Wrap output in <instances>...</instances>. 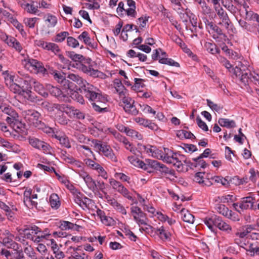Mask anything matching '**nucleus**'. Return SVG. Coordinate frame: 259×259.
I'll return each mask as SVG.
<instances>
[{
	"instance_id": "1",
	"label": "nucleus",
	"mask_w": 259,
	"mask_h": 259,
	"mask_svg": "<svg viewBox=\"0 0 259 259\" xmlns=\"http://www.w3.org/2000/svg\"><path fill=\"white\" fill-rule=\"evenodd\" d=\"M67 78L75 82L79 86L81 93L92 103L97 100H104L101 91L97 87L88 82L78 75L70 73Z\"/></svg>"
},
{
	"instance_id": "2",
	"label": "nucleus",
	"mask_w": 259,
	"mask_h": 259,
	"mask_svg": "<svg viewBox=\"0 0 259 259\" xmlns=\"http://www.w3.org/2000/svg\"><path fill=\"white\" fill-rule=\"evenodd\" d=\"M23 113L25 119L29 121L30 124L47 134H54L53 129L47 125L40 119L41 115L38 112L34 110L29 109L24 111Z\"/></svg>"
},
{
	"instance_id": "3",
	"label": "nucleus",
	"mask_w": 259,
	"mask_h": 259,
	"mask_svg": "<svg viewBox=\"0 0 259 259\" xmlns=\"http://www.w3.org/2000/svg\"><path fill=\"white\" fill-rule=\"evenodd\" d=\"M92 143L94 145V147L96 151L99 153L101 152L104 156L112 162H117V158L109 145L105 144H103L101 141L98 140H93Z\"/></svg>"
},
{
	"instance_id": "4",
	"label": "nucleus",
	"mask_w": 259,
	"mask_h": 259,
	"mask_svg": "<svg viewBox=\"0 0 259 259\" xmlns=\"http://www.w3.org/2000/svg\"><path fill=\"white\" fill-rule=\"evenodd\" d=\"M25 66L34 73L45 76L48 74V70L44 67L43 63L32 58L24 60Z\"/></svg>"
},
{
	"instance_id": "5",
	"label": "nucleus",
	"mask_w": 259,
	"mask_h": 259,
	"mask_svg": "<svg viewBox=\"0 0 259 259\" xmlns=\"http://www.w3.org/2000/svg\"><path fill=\"white\" fill-rule=\"evenodd\" d=\"M53 75L54 78L60 83L64 87V89H68V90H72L74 87V83L70 82L68 79L66 78L64 76L65 74L63 72L58 71L53 69H49L48 70V73Z\"/></svg>"
},
{
	"instance_id": "6",
	"label": "nucleus",
	"mask_w": 259,
	"mask_h": 259,
	"mask_svg": "<svg viewBox=\"0 0 259 259\" xmlns=\"http://www.w3.org/2000/svg\"><path fill=\"white\" fill-rule=\"evenodd\" d=\"M47 90L50 94L57 98L60 101L68 102L69 100L68 90L67 93L61 91L59 88L54 87L50 84H47Z\"/></svg>"
},
{
	"instance_id": "7",
	"label": "nucleus",
	"mask_w": 259,
	"mask_h": 259,
	"mask_svg": "<svg viewBox=\"0 0 259 259\" xmlns=\"http://www.w3.org/2000/svg\"><path fill=\"white\" fill-rule=\"evenodd\" d=\"M73 199L74 202L79 205L83 209L89 208L92 200L83 195L78 190H73Z\"/></svg>"
},
{
	"instance_id": "8",
	"label": "nucleus",
	"mask_w": 259,
	"mask_h": 259,
	"mask_svg": "<svg viewBox=\"0 0 259 259\" xmlns=\"http://www.w3.org/2000/svg\"><path fill=\"white\" fill-rule=\"evenodd\" d=\"M123 103L124 104L123 109L124 111L132 115H137L139 113V110L134 105L135 101L131 98L126 97V95L120 97Z\"/></svg>"
},
{
	"instance_id": "9",
	"label": "nucleus",
	"mask_w": 259,
	"mask_h": 259,
	"mask_svg": "<svg viewBox=\"0 0 259 259\" xmlns=\"http://www.w3.org/2000/svg\"><path fill=\"white\" fill-rule=\"evenodd\" d=\"M29 143L33 147L42 150L45 153H49L51 150V147L48 143L35 137L28 138Z\"/></svg>"
},
{
	"instance_id": "10",
	"label": "nucleus",
	"mask_w": 259,
	"mask_h": 259,
	"mask_svg": "<svg viewBox=\"0 0 259 259\" xmlns=\"http://www.w3.org/2000/svg\"><path fill=\"white\" fill-rule=\"evenodd\" d=\"M131 212L133 213L134 220L139 225H147V219L146 217V214L144 213L138 206H132L131 208Z\"/></svg>"
},
{
	"instance_id": "11",
	"label": "nucleus",
	"mask_w": 259,
	"mask_h": 259,
	"mask_svg": "<svg viewBox=\"0 0 259 259\" xmlns=\"http://www.w3.org/2000/svg\"><path fill=\"white\" fill-rule=\"evenodd\" d=\"M109 183L113 189L122 194L125 197L130 200L132 199L128 190L121 183L113 179H110Z\"/></svg>"
},
{
	"instance_id": "12",
	"label": "nucleus",
	"mask_w": 259,
	"mask_h": 259,
	"mask_svg": "<svg viewBox=\"0 0 259 259\" xmlns=\"http://www.w3.org/2000/svg\"><path fill=\"white\" fill-rule=\"evenodd\" d=\"M218 16L221 21L219 23L220 25H224L226 29H228L231 21L227 12L221 7L217 6L214 8Z\"/></svg>"
},
{
	"instance_id": "13",
	"label": "nucleus",
	"mask_w": 259,
	"mask_h": 259,
	"mask_svg": "<svg viewBox=\"0 0 259 259\" xmlns=\"http://www.w3.org/2000/svg\"><path fill=\"white\" fill-rule=\"evenodd\" d=\"M149 165L152 168H153L157 170H159L161 173L169 174L171 176H174L175 174V171L174 170L169 169L165 165L159 162L157 160H149Z\"/></svg>"
},
{
	"instance_id": "14",
	"label": "nucleus",
	"mask_w": 259,
	"mask_h": 259,
	"mask_svg": "<svg viewBox=\"0 0 259 259\" xmlns=\"http://www.w3.org/2000/svg\"><path fill=\"white\" fill-rule=\"evenodd\" d=\"M40 106L49 112H53L55 110H57L62 112H64L66 109V105L64 104L50 103L47 101L42 102L40 104Z\"/></svg>"
},
{
	"instance_id": "15",
	"label": "nucleus",
	"mask_w": 259,
	"mask_h": 259,
	"mask_svg": "<svg viewBox=\"0 0 259 259\" xmlns=\"http://www.w3.org/2000/svg\"><path fill=\"white\" fill-rule=\"evenodd\" d=\"M25 237L30 240H34V235L41 232V229L34 225H29L25 226L23 230Z\"/></svg>"
},
{
	"instance_id": "16",
	"label": "nucleus",
	"mask_w": 259,
	"mask_h": 259,
	"mask_svg": "<svg viewBox=\"0 0 259 259\" xmlns=\"http://www.w3.org/2000/svg\"><path fill=\"white\" fill-rule=\"evenodd\" d=\"M19 240V237H15L14 235H10L9 237H4L3 239V244L9 248H12L15 250L19 249V245L15 242L13 240Z\"/></svg>"
},
{
	"instance_id": "17",
	"label": "nucleus",
	"mask_w": 259,
	"mask_h": 259,
	"mask_svg": "<svg viewBox=\"0 0 259 259\" xmlns=\"http://www.w3.org/2000/svg\"><path fill=\"white\" fill-rule=\"evenodd\" d=\"M104 100H97L92 103V105L94 110L99 113H104L108 111V108L105 106V103L107 101L106 98L104 97Z\"/></svg>"
},
{
	"instance_id": "18",
	"label": "nucleus",
	"mask_w": 259,
	"mask_h": 259,
	"mask_svg": "<svg viewBox=\"0 0 259 259\" xmlns=\"http://www.w3.org/2000/svg\"><path fill=\"white\" fill-rule=\"evenodd\" d=\"M253 230H255L254 225H246L240 227L235 234L239 238H243Z\"/></svg>"
},
{
	"instance_id": "19",
	"label": "nucleus",
	"mask_w": 259,
	"mask_h": 259,
	"mask_svg": "<svg viewBox=\"0 0 259 259\" xmlns=\"http://www.w3.org/2000/svg\"><path fill=\"white\" fill-rule=\"evenodd\" d=\"M164 152L166 154V160L165 162L168 163H175V162L180 161L181 156L182 155H179V157H178L177 153H174L171 150L168 148H164Z\"/></svg>"
},
{
	"instance_id": "20",
	"label": "nucleus",
	"mask_w": 259,
	"mask_h": 259,
	"mask_svg": "<svg viewBox=\"0 0 259 259\" xmlns=\"http://www.w3.org/2000/svg\"><path fill=\"white\" fill-rule=\"evenodd\" d=\"M32 88H33L35 91L44 97H47L48 96L47 85H46V87H44L41 83L35 79L32 85Z\"/></svg>"
},
{
	"instance_id": "21",
	"label": "nucleus",
	"mask_w": 259,
	"mask_h": 259,
	"mask_svg": "<svg viewBox=\"0 0 259 259\" xmlns=\"http://www.w3.org/2000/svg\"><path fill=\"white\" fill-rule=\"evenodd\" d=\"M253 199L251 197H246L242 198L239 202V208L241 210L252 208L253 205Z\"/></svg>"
},
{
	"instance_id": "22",
	"label": "nucleus",
	"mask_w": 259,
	"mask_h": 259,
	"mask_svg": "<svg viewBox=\"0 0 259 259\" xmlns=\"http://www.w3.org/2000/svg\"><path fill=\"white\" fill-rule=\"evenodd\" d=\"M7 44L18 53L23 50V46L14 37L12 36L9 38Z\"/></svg>"
},
{
	"instance_id": "23",
	"label": "nucleus",
	"mask_w": 259,
	"mask_h": 259,
	"mask_svg": "<svg viewBox=\"0 0 259 259\" xmlns=\"http://www.w3.org/2000/svg\"><path fill=\"white\" fill-rule=\"evenodd\" d=\"M113 83L114 88L118 94L119 97L126 95L127 90L122 84L121 80L116 78L114 80Z\"/></svg>"
},
{
	"instance_id": "24",
	"label": "nucleus",
	"mask_w": 259,
	"mask_h": 259,
	"mask_svg": "<svg viewBox=\"0 0 259 259\" xmlns=\"http://www.w3.org/2000/svg\"><path fill=\"white\" fill-rule=\"evenodd\" d=\"M92 184H91L92 187L89 186V189L93 192H96L98 190L101 191L102 192L106 194V193L105 192V190L106 188L105 184L104 182L101 181H97V184L96 183L95 181L93 180L91 182Z\"/></svg>"
},
{
	"instance_id": "25",
	"label": "nucleus",
	"mask_w": 259,
	"mask_h": 259,
	"mask_svg": "<svg viewBox=\"0 0 259 259\" xmlns=\"http://www.w3.org/2000/svg\"><path fill=\"white\" fill-rule=\"evenodd\" d=\"M195 2L197 3L200 8L201 13L204 15L210 16L212 13V10L205 2V1L202 0H194Z\"/></svg>"
},
{
	"instance_id": "26",
	"label": "nucleus",
	"mask_w": 259,
	"mask_h": 259,
	"mask_svg": "<svg viewBox=\"0 0 259 259\" xmlns=\"http://www.w3.org/2000/svg\"><path fill=\"white\" fill-rule=\"evenodd\" d=\"M219 217L216 215H213L210 217H207L204 220V223L208 228L213 231L214 227L216 226L217 222H218Z\"/></svg>"
},
{
	"instance_id": "27",
	"label": "nucleus",
	"mask_w": 259,
	"mask_h": 259,
	"mask_svg": "<svg viewBox=\"0 0 259 259\" xmlns=\"http://www.w3.org/2000/svg\"><path fill=\"white\" fill-rule=\"evenodd\" d=\"M52 137L57 139L60 144L67 148H70L71 146L69 142L68 138L64 134L62 135L54 134L52 135Z\"/></svg>"
},
{
	"instance_id": "28",
	"label": "nucleus",
	"mask_w": 259,
	"mask_h": 259,
	"mask_svg": "<svg viewBox=\"0 0 259 259\" xmlns=\"http://www.w3.org/2000/svg\"><path fill=\"white\" fill-rule=\"evenodd\" d=\"M8 88L11 91L15 94H21L22 92H26L27 94H29L31 92L30 91H25L24 85H21L14 82Z\"/></svg>"
},
{
	"instance_id": "29",
	"label": "nucleus",
	"mask_w": 259,
	"mask_h": 259,
	"mask_svg": "<svg viewBox=\"0 0 259 259\" xmlns=\"http://www.w3.org/2000/svg\"><path fill=\"white\" fill-rule=\"evenodd\" d=\"M181 218L183 220L189 224H193L194 222V217L188 210L183 208L180 212Z\"/></svg>"
},
{
	"instance_id": "30",
	"label": "nucleus",
	"mask_w": 259,
	"mask_h": 259,
	"mask_svg": "<svg viewBox=\"0 0 259 259\" xmlns=\"http://www.w3.org/2000/svg\"><path fill=\"white\" fill-rule=\"evenodd\" d=\"M80 227V226L76 224H74L70 222L65 221H61L59 226V228L62 230H67L69 229L78 230Z\"/></svg>"
},
{
	"instance_id": "31",
	"label": "nucleus",
	"mask_w": 259,
	"mask_h": 259,
	"mask_svg": "<svg viewBox=\"0 0 259 259\" xmlns=\"http://www.w3.org/2000/svg\"><path fill=\"white\" fill-rule=\"evenodd\" d=\"M108 203L115 209L121 212L122 214H126V211L124 207L121 204L118 203L115 199H110L109 200H108Z\"/></svg>"
},
{
	"instance_id": "32",
	"label": "nucleus",
	"mask_w": 259,
	"mask_h": 259,
	"mask_svg": "<svg viewBox=\"0 0 259 259\" xmlns=\"http://www.w3.org/2000/svg\"><path fill=\"white\" fill-rule=\"evenodd\" d=\"M77 38L80 40H82L83 42L87 45L91 47L92 48H94V44H93L91 42V38H90L89 33L84 31L82 32L81 34H80Z\"/></svg>"
},
{
	"instance_id": "33",
	"label": "nucleus",
	"mask_w": 259,
	"mask_h": 259,
	"mask_svg": "<svg viewBox=\"0 0 259 259\" xmlns=\"http://www.w3.org/2000/svg\"><path fill=\"white\" fill-rule=\"evenodd\" d=\"M204 48L207 51L212 55L219 54L220 50L214 42H206L204 44Z\"/></svg>"
},
{
	"instance_id": "34",
	"label": "nucleus",
	"mask_w": 259,
	"mask_h": 259,
	"mask_svg": "<svg viewBox=\"0 0 259 259\" xmlns=\"http://www.w3.org/2000/svg\"><path fill=\"white\" fill-rule=\"evenodd\" d=\"M51 245L54 253L55 254V256L58 258H63L64 256V253L59 249V248L54 239L51 240Z\"/></svg>"
},
{
	"instance_id": "35",
	"label": "nucleus",
	"mask_w": 259,
	"mask_h": 259,
	"mask_svg": "<svg viewBox=\"0 0 259 259\" xmlns=\"http://www.w3.org/2000/svg\"><path fill=\"white\" fill-rule=\"evenodd\" d=\"M14 113L15 114H14L13 115V114H11V112L10 111L7 115H5V117H4L6 121L11 125L15 124L18 121V113L15 110H14Z\"/></svg>"
},
{
	"instance_id": "36",
	"label": "nucleus",
	"mask_w": 259,
	"mask_h": 259,
	"mask_svg": "<svg viewBox=\"0 0 259 259\" xmlns=\"http://www.w3.org/2000/svg\"><path fill=\"white\" fill-rule=\"evenodd\" d=\"M77 174L79 175V177L84 180L88 187L89 186H90V187H92V186H91L92 185L91 184H92L91 182L93 179L86 171L83 170H79Z\"/></svg>"
},
{
	"instance_id": "37",
	"label": "nucleus",
	"mask_w": 259,
	"mask_h": 259,
	"mask_svg": "<svg viewBox=\"0 0 259 259\" xmlns=\"http://www.w3.org/2000/svg\"><path fill=\"white\" fill-rule=\"evenodd\" d=\"M75 87L74 86L72 90H68L69 93V97H71L72 99L76 101L77 102L81 104H83L84 103V100L82 95H80L78 92L74 91Z\"/></svg>"
},
{
	"instance_id": "38",
	"label": "nucleus",
	"mask_w": 259,
	"mask_h": 259,
	"mask_svg": "<svg viewBox=\"0 0 259 259\" xmlns=\"http://www.w3.org/2000/svg\"><path fill=\"white\" fill-rule=\"evenodd\" d=\"M218 123L221 126L227 128H232L236 126V123L234 120L227 118H220L218 120Z\"/></svg>"
},
{
	"instance_id": "39",
	"label": "nucleus",
	"mask_w": 259,
	"mask_h": 259,
	"mask_svg": "<svg viewBox=\"0 0 259 259\" xmlns=\"http://www.w3.org/2000/svg\"><path fill=\"white\" fill-rule=\"evenodd\" d=\"M66 54L68 57H69L74 61H78L82 63L85 61V58L82 55L76 54L73 51L67 52Z\"/></svg>"
},
{
	"instance_id": "40",
	"label": "nucleus",
	"mask_w": 259,
	"mask_h": 259,
	"mask_svg": "<svg viewBox=\"0 0 259 259\" xmlns=\"http://www.w3.org/2000/svg\"><path fill=\"white\" fill-rule=\"evenodd\" d=\"M218 220L219 221L217 222L215 227H218L220 230L228 232L232 230L231 227L226 222H223L220 217Z\"/></svg>"
},
{
	"instance_id": "41",
	"label": "nucleus",
	"mask_w": 259,
	"mask_h": 259,
	"mask_svg": "<svg viewBox=\"0 0 259 259\" xmlns=\"http://www.w3.org/2000/svg\"><path fill=\"white\" fill-rule=\"evenodd\" d=\"M50 203L52 208L57 209L60 206L59 198L56 194H52L50 197Z\"/></svg>"
},
{
	"instance_id": "42",
	"label": "nucleus",
	"mask_w": 259,
	"mask_h": 259,
	"mask_svg": "<svg viewBox=\"0 0 259 259\" xmlns=\"http://www.w3.org/2000/svg\"><path fill=\"white\" fill-rule=\"evenodd\" d=\"M252 74L249 72H245L241 73V76L240 77V80L244 86L248 85L249 82L251 81V76Z\"/></svg>"
},
{
	"instance_id": "43",
	"label": "nucleus",
	"mask_w": 259,
	"mask_h": 259,
	"mask_svg": "<svg viewBox=\"0 0 259 259\" xmlns=\"http://www.w3.org/2000/svg\"><path fill=\"white\" fill-rule=\"evenodd\" d=\"M156 233L162 240H167L170 236V233L166 231L163 226L157 229Z\"/></svg>"
},
{
	"instance_id": "44",
	"label": "nucleus",
	"mask_w": 259,
	"mask_h": 259,
	"mask_svg": "<svg viewBox=\"0 0 259 259\" xmlns=\"http://www.w3.org/2000/svg\"><path fill=\"white\" fill-rule=\"evenodd\" d=\"M135 84L132 87L133 90L140 92V89L145 87V80L142 78H135L134 79Z\"/></svg>"
},
{
	"instance_id": "45",
	"label": "nucleus",
	"mask_w": 259,
	"mask_h": 259,
	"mask_svg": "<svg viewBox=\"0 0 259 259\" xmlns=\"http://www.w3.org/2000/svg\"><path fill=\"white\" fill-rule=\"evenodd\" d=\"M239 25L244 29L247 31L252 32H254L255 30V27L250 24L247 23L246 21L243 20H239L238 21Z\"/></svg>"
},
{
	"instance_id": "46",
	"label": "nucleus",
	"mask_w": 259,
	"mask_h": 259,
	"mask_svg": "<svg viewBox=\"0 0 259 259\" xmlns=\"http://www.w3.org/2000/svg\"><path fill=\"white\" fill-rule=\"evenodd\" d=\"M3 76L4 79L5 84L8 87L14 82V75L10 74L8 71H6L3 73Z\"/></svg>"
},
{
	"instance_id": "47",
	"label": "nucleus",
	"mask_w": 259,
	"mask_h": 259,
	"mask_svg": "<svg viewBox=\"0 0 259 259\" xmlns=\"http://www.w3.org/2000/svg\"><path fill=\"white\" fill-rule=\"evenodd\" d=\"M48 27H54L57 23V19L56 16L48 14L45 20Z\"/></svg>"
},
{
	"instance_id": "48",
	"label": "nucleus",
	"mask_w": 259,
	"mask_h": 259,
	"mask_svg": "<svg viewBox=\"0 0 259 259\" xmlns=\"http://www.w3.org/2000/svg\"><path fill=\"white\" fill-rule=\"evenodd\" d=\"M34 2L32 1L30 4L26 3L24 4V8L27 11L28 13L31 14H36L38 11L37 6H35L34 5Z\"/></svg>"
},
{
	"instance_id": "49",
	"label": "nucleus",
	"mask_w": 259,
	"mask_h": 259,
	"mask_svg": "<svg viewBox=\"0 0 259 259\" xmlns=\"http://www.w3.org/2000/svg\"><path fill=\"white\" fill-rule=\"evenodd\" d=\"M163 150H164V148ZM152 156L158 159H161L164 161H165L166 160V154L164 151H162L156 147Z\"/></svg>"
},
{
	"instance_id": "50",
	"label": "nucleus",
	"mask_w": 259,
	"mask_h": 259,
	"mask_svg": "<svg viewBox=\"0 0 259 259\" xmlns=\"http://www.w3.org/2000/svg\"><path fill=\"white\" fill-rule=\"evenodd\" d=\"M177 136L181 138H186L189 139H195V136L190 132L185 130H181L178 131Z\"/></svg>"
},
{
	"instance_id": "51",
	"label": "nucleus",
	"mask_w": 259,
	"mask_h": 259,
	"mask_svg": "<svg viewBox=\"0 0 259 259\" xmlns=\"http://www.w3.org/2000/svg\"><path fill=\"white\" fill-rule=\"evenodd\" d=\"M21 79L24 82V89H25V88H28V87L32 88V85L35 79L26 74L24 76V78H21Z\"/></svg>"
},
{
	"instance_id": "52",
	"label": "nucleus",
	"mask_w": 259,
	"mask_h": 259,
	"mask_svg": "<svg viewBox=\"0 0 259 259\" xmlns=\"http://www.w3.org/2000/svg\"><path fill=\"white\" fill-rule=\"evenodd\" d=\"M125 133L128 136L136 139L141 140L142 139V135L134 130L128 128Z\"/></svg>"
},
{
	"instance_id": "53",
	"label": "nucleus",
	"mask_w": 259,
	"mask_h": 259,
	"mask_svg": "<svg viewBox=\"0 0 259 259\" xmlns=\"http://www.w3.org/2000/svg\"><path fill=\"white\" fill-rule=\"evenodd\" d=\"M206 73L215 82H219V78L214 74L213 71L206 65H203Z\"/></svg>"
},
{
	"instance_id": "54",
	"label": "nucleus",
	"mask_w": 259,
	"mask_h": 259,
	"mask_svg": "<svg viewBox=\"0 0 259 259\" xmlns=\"http://www.w3.org/2000/svg\"><path fill=\"white\" fill-rule=\"evenodd\" d=\"M10 23H12L13 25L20 31L23 36L26 35V33L23 28V25L19 23L16 19L14 18Z\"/></svg>"
},
{
	"instance_id": "55",
	"label": "nucleus",
	"mask_w": 259,
	"mask_h": 259,
	"mask_svg": "<svg viewBox=\"0 0 259 259\" xmlns=\"http://www.w3.org/2000/svg\"><path fill=\"white\" fill-rule=\"evenodd\" d=\"M67 45L72 48H76L79 46L78 41L72 36H68L67 37Z\"/></svg>"
},
{
	"instance_id": "56",
	"label": "nucleus",
	"mask_w": 259,
	"mask_h": 259,
	"mask_svg": "<svg viewBox=\"0 0 259 259\" xmlns=\"http://www.w3.org/2000/svg\"><path fill=\"white\" fill-rule=\"evenodd\" d=\"M117 140L122 142L124 145L126 149L129 150L131 152H133L134 151V149L131 147V144L125 137L121 135Z\"/></svg>"
},
{
	"instance_id": "57",
	"label": "nucleus",
	"mask_w": 259,
	"mask_h": 259,
	"mask_svg": "<svg viewBox=\"0 0 259 259\" xmlns=\"http://www.w3.org/2000/svg\"><path fill=\"white\" fill-rule=\"evenodd\" d=\"M217 211L224 216L227 217L230 210L224 204H219L217 207Z\"/></svg>"
},
{
	"instance_id": "58",
	"label": "nucleus",
	"mask_w": 259,
	"mask_h": 259,
	"mask_svg": "<svg viewBox=\"0 0 259 259\" xmlns=\"http://www.w3.org/2000/svg\"><path fill=\"white\" fill-rule=\"evenodd\" d=\"M69 33L67 31L61 32L56 34L55 40L56 42H62L68 37Z\"/></svg>"
},
{
	"instance_id": "59",
	"label": "nucleus",
	"mask_w": 259,
	"mask_h": 259,
	"mask_svg": "<svg viewBox=\"0 0 259 259\" xmlns=\"http://www.w3.org/2000/svg\"><path fill=\"white\" fill-rule=\"evenodd\" d=\"M224 6L228 11L233 15H235L238 11H241V9H238L237 6L232 3L229 4L228 5H224Z\"/></svg>"
},
{
	"instance_id": "60",
	"label": "nucleus",
	"mask_w": 259,
	"mask_h": 259,
	"mask_svg": "<svg viewBox=\"0 0 259 259\" xmlns=\"http://www.w3.org/2000/svg\"><path fill=\"white\" fill-rule=\"evenodd\" d=\"M246 250L250 253L251 255H254L255 253L259 254V247H257L253 243H251L248 245Z\"/></svg>"
},
{
	"instance_id": "61",
	"label": "nucleus",
	"mask_w": 259,
	"mask_h": 259,
	"mask_svg": "<svg viewBox=\"0 0 259 259\" xmlns=\"http://www.w3.org/2000/svg\"><path fill=\"white\" fill-rule=\"evenodd\" d=\"M10 111L11 112V114L13 115L15 114L14 113V109L12 107L6 105H0V113H3L2 116H4V117H5V115H7Z\"/></svg>"
},
{
	"instance_id": "62",
	"label": "nucleus",
	"mask_w": 259,
	"mask_h": 259,
	"mask_svg": "<svg viewBox=\"0 0 259 259\" xmlns=\"http://www.w3.org/2000/svg\"><path fill=\"white\" fill-rule=\"evenodd\" d=\"M221 202L222 203H228L229 202H233L236 200L235 198L232 195H227L219 197Z\"/></svg>"
},
{
	"instance_id": "63",
	"label": "nucleus",
	"mask_w": 259,
	"mask_h": 259,
	"mask_svg": "<svg viewBox=\"0 0 259 259\" xmlns=\"http://www.w3.org/2000/svg\"><path fill=\"white\" fill-rule=\"evenodd\" d=\"M24 251L26 254L32 259H37L36 253L31 247H25Z\"/></svg>"
},
{
	"instance_id": "64",
	"label": "nucleus",
	"mask_w": 259,
	"mask_h": 259,
	"mask_svg": "<svg viewBox=\"0 0 259 259\" xmlns=\"http://www.w3.org/2000/svg\"><path fill=\"white\" fill-rule=\"evenodd\" d=\"M46 49L49 51H52L54 53H58L60 51L58 45L52 42H48L47 46H46Z\"/></svg>"
}]
</instances>
